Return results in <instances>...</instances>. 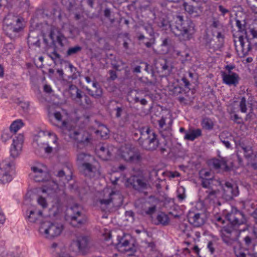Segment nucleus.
<instances>
[{
	"instance_id": "obj_20",
	"label": "nucleus",
	"mask_w": 257,
	"mask_h": 257,
	"mask_svg": "<svg viewBox=\"0 0 257 257\" xmlns=\"http://www.w3.org/2000/svg\"><path fill=\"white\" fill-rule=\"evenodd\" d=\"M223 82L228 85L236 86L239 80L238 75L234 72H222Z\"/></svg>"
},
{
	"instance_id": "obj_61",
	"label": "nucleus",
	"mask_w": 257,
	"mask_h": 257,
	"mask_svg": "<svg viewBox=\"0 0 257 257\" xmlns=\"http://www.w3.org/2000/svg\"><path fill=\"white\" fill-rule=\"evenodd\" d=\"M159 125L161 128H163L166 123L165 118L162 117L159 121Z\"/></svg>"
},
{
	"instance_id": "obj_13",
	"label": "nucleus",
	"mask_w": 257,
	"mask_h": 257,
	"mask_svg": "<svg viewBox=\"0 0 257 257\" xmlns=\"http://www.w3.org/2000/svg\"><path fill=\"white\" fill-rule=\"evenodd\" d=\"M131 241L132 239L130 235L124 234L122 236H118L116 247L118 251L122 252L133 251L134 246Z\"/></svg>"
},
{
	"instance_id": "obj_48",
	"label": "nucleus",
	"mask_w": 257,
	"mask_h": 257,
	"mask_svg": "<svg viewBox=\"0 0 257 257\" xmlns=\"http://www.w3.org/2000/svg\"><path fill=\"white\" fill-rule=\"evenodd\" d=\"M223 30H218L215 32V36H216L218 41L222 43L223 41V36L222 35V32Z\"/></svg>"
},
{
	"instance_id": "obj_24",
	"label": "nucleus",
	"mask_w": 257,
	"mask_h": 257,
	"mask_svg": "<svg viewBox=\"0 0 257 257\" xmlns=\"http://www.w3.org/2000/svg\"><path fill=\"white\" fill-rule=\"evenodd\" d=\"M183 6L185 11L194 17H198L202 13L200 11V7L198 6H193L192 4L187 2H184Z\"/></svg>"
},
{
	"instance_id": "obj_10",
	"label": "nucleus",
	"mask_w": 257,
	"mask_h": 257,
	"mask_svg": "<svg viewBox=\"0 0 257 257\" xmlns=\"http://www.w3.org/2000/svg\"><path fill=\"white\" fill-rule=\"evenodd\" d=\"M13 165V162L9 159L3 160L0 163V183L1 184H7L12 180V176L10 172Z\"/></svg>"
},
{
	"instance_id": "obj_53",
	"label": "nucleus",
	"mask_w": 257,
	"mask_h": 257,
	"mask_svg": "<svg viewBox=\"0 0 257 257\" xmlns=\"http://www.w3.org/2000/svg\"><path fill=\"white\" fill-rule=\"evenodd\" d=\"M144 28L147 31V32L150 34V35H151L152 34H153V29L151 25L148 24L145 25Z\"/></svg>"
},
{
	"instance_id": "obj_4",
	"label": "nucleus",
	"mask_w": 257,
	"mask_h": 257,
	"mask_svg": "<svg viewBox=\"0 0 257 257\" xmlns=\"http://www.w3.org/2000/svg\"><path fill=\"white\" fill-rule=\"evenodd\" d=\"M23 19L17 16H10L4 21L3 29L9 37L15 38L17 34L23 29Z\"/></svg>"
},
{
	"instance_id": "obj_25",
	"label": "nucleus",
	"mask_w": 257,
	"mask_h": 257,
	"mask_svg": "<svg viewBox=\"0 0 257 257\" xmlns=\"http://www.w3.org/2000/svg\"><path fill=\"white\" fill-rule=\"evenodd\" d=\"M201 135L202 132L200 129L189 128L185 132L184 139L193 141L197 138L201 136Z\"/></svg>"
},
{
	"instance_id": "obj_21",
	"label": "nucleus",
	"mask_w": 257,
	"mask_h": 257,
	"mask_svg": "<svg viewBox=\"0 0 257 257\" xmlns=\"http://www.w3.org/2000/svg\"><path fill=\"white\" fill-rule=\"evenodd\" d=\"M53 116L57 121L56 123L53 122V124L60 127L65 134L71 125H70L66 121L62 120V115L59 112H55L54 113Z\"/></svg>"
},
{
	"instance_id": "obj_58",
	"label": "nucleus",
	"mask_w": 257,
	"mask_h": 257,
	"mask_svg": "<svg viewBox=\"0 0 257 257\" xmlns=\"http://www.w3.org/2000/svg\"><path fill=\"white\" fill-rule=\"evenodd\" d=\"M2 139L5 141H6L7 140L11 138V135L10 134L9 132H4L2 136Z\"/></svg>"
},
{
	"instance_id": "obj_8",
	"label": "nucleus",
	"mask_w": 257,
	"mask_h": 257,
	"mask_svg": "<svg viewBox=\"0 0 257 257\" xmlns=\"http://www.w3.org/2000/svg\"><path fill=\"white\" fill-rule=\"evenodd\" d=\"M63 230V226L57 223L45 221L39 228V232L45 237L52 239L59 236Z\"/></svg>"
},
{
	"instance_id": "obj_22",
	"label": "nucleus",
	"mask_w": 257,
	"mask_h": 257,
	"mask_svg": "<svg viewBox=\"0 0 257 257\" xmlns=\"http://www.w3.org/2000/svg\"><path fill=\"white\" fill-rule=\"evenodd\" d=\"M86 90L88 94L95 98H100L102 95V90L96 81H93L92 89L87 87Z\"/></svg>"
},
{
	"instance_id": "obj_56",
	"label": "nucleus",
	"mask_w": 257,
	"mask_h": 257,
	"mask_svg": "<svg viewBox=\"0 0 257 257\" xmlns=\"http://www.w3.org/2000/svg\"><path fill=\"white\" fill-rule=\"evenodd\" d=\"M49 57L52 60H54L56 59H59L60 58V55L58 54L56 51H54L52 53V55H49Z\"/></svg>"
},
{
	"instance_id": "obj_33",
	"label": "nucleus",
	"mask_w": 257,
	"mask_h": 257,
	"mask_svg": "<svg viewBox=\"0 0 257 257\" xmlns=\"http://www.w3.org/2000/svg\"><path fill=\"white\" fill-rule=\"evenodd\" d=\"M42 217V212L40 210H31L30 214L28 216V219L30 222H36L37 220L40 219Z\"/></svg>"
},
{
	"instance_id": "obj_1",
	"label": "nucleus",
	"mask_w": 257,
	"mask_h": 257,
	"mask_svg": "<svg viewBox=\"0 0 257 257\" xmlns=\"http://www.w3.org/2000/svg\"><path fill=\"white\" fill-rule=\"evenodd\" d=\"M226 218L230 222L232 227H224L220 231L221 237L224 243L227 245H234L238 242L236 236V232L234 229L244 231V228H237L240 225L244 224L246 222L244 215L235 208H232L231 211L226 214Z\"/></svg>"
},
{
	"instance_id": "obj_59",
	"label": "nucleus",
	"mask_w": 257,
	"mask_h": 257,
	"mask_svg": "<svg viewBox=\"0 0 257 257\" xmlns=\"http://www.w3.org/2000/svg\"><path fill=\"white\" fill-rule=\"evenodd\" d=\"M53 15L55 17L58 18L59 19H61L62 15H61V12H60V11L59 10V9H54V12L53 13Z\"/></svg>"
},
{
	"instance_id": "obj_31",
	"label": "nucleus",
	"mask_w": 257,
	"mask_h": 257,
	"mask_svg": "<svg viewBox=\"0 0 257 257\" xmlns=\"http://www.w3.org/2000/svg\"><path fill=\"white\" fill-rule=\"evenodd\" d=\"M63 210V205L61 201L58 198H57L55 200L52 207L51 209V211L52 212L54 216H56Z\"/></svg>"
},
{
	"instance_id": "obj_45",
	"label": "nucleus",
	"mask_w": 257,
	"mask_h": 257,
	"mask_svg": "<svg viewBox=\"0 0 257 257\" xmlns=\"http://www.w3.org/2000/svg\"><path fill=\"white\" fill-rule=\"evenodd\" d=\"M189 3L192 4L193 6H198L200 7V11L202 12L203 10V1L202 0H191Z\"/></svg>"
},
{
	"instance_id": "obj_64",
	"label": "nucleus",
	"mask_w": 257,
	"mask_h": 257,
	"mask_svg": "<svg viewBox=\"0 0 257 257\" xmlns=\"http://www.w3.org/2000/svg\"><path fill=\"white\" fill-rule=\"evenodd\" d=\"M111 14L110 10L108 8H106L104 11V15L106 18H109Z\"/></svg>"
},
{
	"instance_id": "obj_41",
	"label": "nucleus",
	"mask_w": 257,
	"mask_h": 257,
	"mask_svg": "<svg viewBox=\"0 0 257 257\" xmlns=\"http://www.w3.org/2000/svg\"><path fill=\"white\" fill-rule=\"evenodd\" d=\"M239 146L243 150L246 157H250L251 156L252 154V151L250 146H246L244 145H240Z\"/></svg>"
},
{
	"instance_id": "obj_15",
	"label": "nucleus",
	"mask_w": 257,
	"mask_h": 257,
	"mask_svg": "<svg viewBox=\"0 0 257 257\" xmlns=\"http://www.w3.org/2000/svg\"><path fill=\"white\" fill-rule=\"evenodd\" d=\"M73 244L77 247L79 253L84 254L88 252L90 248V239L88 236L80 235L77 237Z\"/></svg>"
},
{
	"instance_id": "obj_35",
	"label": "nucleus",
	"mask_w": 257,
	"mask_h": 257,
	"mask_svg": "<svg viewBox=\"0 0 257 257\" xmlns=\"http://www.w3.org/2000/svg\"><path fill=\"white\" fill-rule=\"evenodd\" d=\"M158 224L166 225L169 223V219L167 215L164 212L159 213L156 217Z\"/></svg>"
},
{
	"instance_id": "obj_12",
	"label": "nucleus",
	"mask_w": 257,
	"mask_h": 257,
	"mask_svg": "<svg viewBox=\"0 0 257 257\" xmlns=\"http://www.w3.org/2000/svg\"><path fill=\"white\" fill-rule=\"evenodd\" d=\"M45 140L47 142L43 143V137L39 135L37 139L38 144V145H43L45 152L48 154L51 153L53 149L57 147V137L53 133H48L47 136H45Z\"/></svg>"
},
{
	"instance_id": "obj_38",
	"label": "nucleus",
	"mask_w": 257,
	"mask_h": 257,
	"mask_svg": "<svg viewBox=\"0 0 257 257\" xmlns=\"http://www.w3.org/2000/svg\"><path fill=\"white\" fill-rule=\"evenodd\" d=\"M82 47L78 45L69 48L66 52V55L67 56H70L76 54L80 52L82 50Z\"/></svg>"
},
{
	"instance_id": "obj_11",
	"label": "nucleus",
	"mask_w": 257,
	"mask_h": 257,
	"mask_svg": "<svg viewBox=\"0 0 257 257\" xmlns=\"http://www.w3.org/2000/svg\"><path fill=\"white\" fill-rule=\"evenodd\" d=\"M126 185L139 192H142L150 187L149 183L146 179L136 175H133L128 178L126 181Z\"/></svg>"
},
{
	"instance_id": "obj_26",
	"label": "nucleus",
	"mask_w": 257,
	"mask_h": 257,
	"mask_svg": "<svg viewBox=\"0 0 257 257\" xmlns=\"http://www.w3.org/2000/svg\"><path fill=\"white\" fill-rule=\"evenodd\" d=\"M95 159L93 156L84 153H80L77 154V162L79 168L83 164H86L89 162H92L93 159Z\"/></svg>"
},
{
	"instance_id": "obj_16",
	"label": "nucleus",
	"mask_w": 257,
	"mask_h": 257,
	"mask_svg": "<svg viewBox=\"0 0 257 257\" xmlns=\"http://www.w3.org/2000/svg\"><path fill=\"white\" fill-rule=\"evenodd\" d=\"M33 172L31 174V177L36 182H45L50 179V175L47 169L41 168L39 166H34L31 168Z\"/></svg>"
},
{
	"instance_id": "obj_37",
	"label": "nucleus",
	"mask_w": 257,
	"mask_h": 257,
	"mask_svg": "<svg viewBox=\"0 0 257 257\" xmlns=\"http://www.w3.org/2000/svg\"><path fill=\"white\" fill-rule=\"evenodd\" d=\"M199 177L201 181L205 180H209L213 178L211 172L205 170H202L199 172Z\"/></svg>"
},
{
	"instance_id": "obj_49",
	"label": "nucleus",
	"mask_w": 257,
	"mask_h": 257,
	"mask_svg": "<svg viewBox=\"0 0 257 257\" xmlns=\"http://www.w3.org/2000/svg\"><path fill=\"white\" fill-rule=\"evenodd\" d=\"M159 26L161 27L164 28L165 29H167V27L168 26H170L169 21L167 20L163 19L159 23Z\"/></svg>"
},
{
	"instance_id": "obj_52",
	"label": "nucleus",
	"mask_w": 257,
	"mask_h": 257,
	"mask_svg": "<svg viewBox=\"0 0 257 257\" xmlns=\"http://www.w3.org/2000/svg\"><path fill=\"white\" fill-rule=\"evenodd\" d=\"M232 119L234 122L238 124H240L243 122L242 119L241 117H239L237 114H234L232 116Z\"/></svg>"
},
{
	"instance_id": "obj_29",
	"label": "nucleus",
	"mask_w": 257,
	"mask_h": 257,
	"mask_svg": "<svg viewBox=\"0 0 257 257\" xmlns=\"http://www.w3.org/2000/svg\"><path fill=\"white\" fill-rule=\"evenodd\" d=\"M211 164L212 167L216 170L221 168L224 169L225 171H228L229 169L228 167L226 164V162L224 160L213 159L211 161Z\"/></svg>"
},
{
	"instance_id": "obj_55",
	"label": "nucleus",
	"mask_w": 257,
	"mask_h": 257,
	"mask_svg": "<svg viewBox=\"0 0 257 257\" xmlns=\"http://www.w3.org/2000/svg\"><path fill=\"white\" fill-rule=\"evenodd\" d=\"M71 87H74V88H75V90H76V97L77 98H79V99H81L82 97V91L81 90H80L79 89H78L76 86L75 85H71Z\"/></svg>"
},
{
	"instance_id": "obj_43",
	"label": "nucleus",
	"mask_w": 257,
	"mask_h": 257,
	"mask_svg": "<svg viewBox=\"0 0 257 257\" xmlns=\"http://www.w3.org/2000/svg\"><path fill=\"white\" fill-rule=\"evenodd\" d=\"M37 202L42 208H45L48 206V203L46 199L42 196H39L37 199Z\"/></svg>"
},
{
	"instance_id": "obj_5",
	"label": "nucleus",
	"mask_w": 257,
	"mask_h": 257,
	"mask_svg": "<svg viewBox=\"0 0 257 257\" xmlns=\"http://www.w3.org/2000/svg\"><path fill=\"white\" fill-rule=\"evenodd\" d=\"M202 187L206 189L204 192V199L206 201L214 202L219 192L218 187L221 185V182L215 178L201 181Z\"/></svg>"
},
{
	"instance_id": "obj_51",
	"label": "nucleus",
	"mask_w": 257,
	"mask_h": 257,
	"mask_svg": "<svg viewBox=\"0 0 257 257\" xmlns=\"http://www.w3.org/2000/svg\"><path fill=\"white\" fill-rule=\"evenodd\" d=\"M156 211V206L155 205H153L151 207H150L147 211H146V213L148 215H152L154 214Z\"/></svg>"
},
{
	"instance_id": "obj_44",
	"label": "nucleus",
	"mask_w": 257,
	"mask_h": 257,
	"mask_svg": "<svg viewBox=\"0 0 257 257\" xmlns=\"http://www.w3.org/2000/svg\"><path fill=\"white\" fill-rule=\"evenodd\" d=\"M56 41L61 47H63L64 46V42H66V40L63 35L59 34L57 36Z\"/></svg>"
},
{
	"instance_id": "obj_30",
	"label": "nucleus",
	"mask_w": 257,
	"mask_h": 257,
	"mask_svg": "<svg viewBox=\"0 0 257 257\" xmlns=\"http://www.w3.org/2000/svg\"><path fill=\"white\" fill-rule=\"evenodd\" d=\"M210 25V28L213 33V35L215 36V32L218 30H223V25L219 20L215 17H212Z\"/></svg>"
},
{
	"instance_id": "obj_2",
	"label": "nucleus",
	"mask_w": 257,
	"mask_h": 257,
	"mask_svg": "<svg viewBox=\"0 0 257 257\" xmlns=\"http://www.w3.org/2000/svg\"><path fill=\"white\" fill-rule=\"evenodd\" d=\"M175 24L171 28L174 34L183 40H189L194 33V25L190 20H184L182 16L175 17Z\"/></svg>"
},
{
	"instance_id": "obj_32",
	"label": "nucleus",
	"mask_w": 257,
	"mask_h": 257,
	"mask_svg": "<svg viewBox=\"0 0 257 257\" xmlns=\"http://www.w3.org/2000/svg\"><path fill=\"white\" fill-rule=\"evenodd\" d=\"M107 193L108 194V197L100 200L99 202L101 204L108 205L113 201V200L114 199V196L119 197L120 196L118 193L113 191H109L107 190Z\"/></svg>"
},
{
	"instance_id": "obj_18",
	"label": "nucleus",
	"mask_w": 257,
	"mask_h": 257,
	"mask_svg": "<svg viewBox=\"0 0 257 257\" xmlns=\"http://www.w3.org/2000/svg\"><path fill=\"white\" fill-rule=\"evenodd\" d=\"M24 141V136L22 134H19L13 139L10 153L11 156L13 158L18 157L21 153Z\"/></svg>"
},
{
	"instance_id": "obj_36",
	"label": "nucleus",
	"mask_w": 257,
	"mask_h": 257,
	"mask_svg": "<svg viewBox=\"0 0 257 257\" xmlns=\"http://www.w3.org/2000/svg\"><path fill=\"white\" fill-rule=\"evenodd\" d=\"M201 124L203 128L207 130H212L214 126L213 121L208 117L203 118L201 121Z\"/></svg>"
},
{
	"instance_id": "obj_14",
	"label": "nucleus",
	"mask_w": 257,
	"mask_h": 257,
	"mask_svg": "<svg viewBox=\"0 0 257 257\" xmlns=\"http://www.w3.org/2000/svg\"><path fill=\"white\" fill-rule=\"evenodd\" d=\"M79 168L81 172L85 176L92 178L98 172L99 164L96 159H94L92 162L83 164Z\"/></svg>"
},
{
	"instance_id": "obj_19",
	"label": "nucleus",
	"mask_w": 257,
	"mask_h": 257,
	"mask_svg": "<svg viewBox=\"0 0 257 257\" xmlns=\"http://www.w3.org/2000/svg\"><path fill=\"white\" fill-rule=\"evenodd\" d=\"M223 190V196L227 200H230L238 194L237 187L229 182H226L222 186Z\"/></svg>"
},
{
	"instance_id": "obj_27",
	"label": "nucleus",
	"mask_w": 257,
	"mask_h": 257,
	"mask_svg": "<svg viewBox=\"0 0 257 257\" xmlns=\"http://www.w3.org/2000/svg\"><path fill=\"white\" fill-rule=\"evenodd\" d=\"M156 68L161 72H165V74L169 73L170 71L168 62L166 59H160L156 63Z\"/></svg>"
},
{
	"instance_id": "obj_63",
	"label": "nucleus",
	"mask_w": 257,
	"mask_h": 257,
	"mask_svg": "<svg viewBox=\"0 0 257 257\" xmlns=\"http://www.w3.org/2000/svg\"><path fill=\"white\" fill-rule=\"evenodd\" d=\"M84 99H85V102L86 104L88 106H91L92 104V101H91V99H90V98L88 96L85 95Z\"/></svg>"
},
{
	"instance_id": "obj_6",
	"label": "nucleus",
	"mask_w": 257,
	"mask_h": 257,
	"mask_svg": "<svg viewBox=\"0 0 257 257\" xmlns=\"http://www.w3.org/2000/svg\"><path fill=\"white\" fill-rule=\"evenodd\" d=\"M118 155L125 162L132 164H138L142 160L140 151L131 145L122 146L119 150Z\"/></svg>"
},
{
	"instance_id": "obj_40",
	"label": "nucleus",
	"mask_w": 257,
	"mask_h": 257,
	"mask_svg": "<svg viewBox=\"0 0 257 257\" xmlns=\"http://www.w3.org/2000/svg\"><path fill=\"white\" fill-rule=\"evenodd\" d=\"M62 4L69 11H72L75 5V0H61Z\"/></svg>"
},
{
	"instance_id": "obj_9",
	"label": "nucleus",
	"mask_w": 257,
	"mask_h": 257,
	"mask_svg": "<svg viewBox=\"0 0 257 257\" xmlns=\"http://www.w3.org/2000/svg\"><path fill=\"white\" fill-rule=\"evenodd\" d=\"M68 213L70 215V223L74 227H79L87 221V217L83 208L77 204L70 207Z\"/></svg>"
},
{
	"instance_id": "obj_60",
	"label": "nucleus",
	"mask_w": 257,
	"mask_h": 257,
	"mask_svg": "<svg viewBox=\"0 0 257 257\" xmlns=\"http://www.w3.org/2000/svg\"><path fill=\"white\" fill-rule=\"evenodd\" d=\"M218 9L219 11L221 13L222 15L224 16L226 13L229 12V11L226 9H225L222 6L220 5L218 7Z\"/></svg>"
},
{
	"instance_id": "obj_47",
	"label": "nucleus",
	"mask_w": 257,
	"mask_h": 257,
	"mask_svg": "<svg viewBox=\"0 0 257 257\" xmlns=\"http://www.w3.org/2000/svg\"><path fill=\"white\" fill-rule=\"evenodd\" d=\"M182 93H185V91L180 87H175L173 89V94L175 96H178Z\"/></svg>"
},
{
	"instance_id": "obj_46",
	"label": "nucleus",
	"mask_w": 257,
	"mask_h": 257,
	"mask_svg": "<svg viewBox=\"0 0 257 257\" xmlns=\"http://www.w3.org/2000/svg\"><path fill=\"white\" fill-rule=\"evenodd\" d=\"M171 128L170 127H168L167 129L162 130L161 132V135L164 138L169 137L171 136Z\"/></svg>"
},
{
	"instance_id": "obj_39",
	"label": "nucleus",
	"mask_w": 257,
	"mask_h": 257,
	"mask_svg": "<svg viewBox=\"0 0 257 257\" xmlns=\"http://www.w3.org/2000/svg\"><path fill=\"white\" fill-rule=\"evenodd\" d=\"M248 103L247 102L246 98L244 97H242L239 101V107L240 111L242 113H246L247 112V104Z\"/></svg>"
},
{
	"instance_id": "obj_17",
	"label": "nucleus",
	"mask_w": 257,
	"mask_h": 257,
	"mask_svg": "<svg viewBox=\"0 0 257 257\" xmlns=\"http://www.w3.org/2000/svg\"><path fill=\"white\" fill-rule=\"evenodd\" d=\"M187 217L189 222L196 227L202 226L205 221V216L203 213L189 211Z\"/></svg>"
},
{
	"instance_id": "obj_54",
	"label": "nucleus",
	"mask_w": 257,
	"mask_h": 257,
	"mask_svg": "<svg viewBox=\"0 0 257 257\" xmlns=\"http://www.w3.org/2000/svg\"><path fill=\"white\" fill-rule=\"evenodd\" d=\"M171 40L169 38H166L162 41V46L169 47L171 45Z\"/></svg>"
},
{
	"instance_id": "obj_42",
	"label": "nucleus",
	"mask_w": 257,
	"mask_h": 257,
	"mask_svg": "<svg viewBox=\"0 0 257 257\" xmlns=\"http://www.w3.org/2000/svg\"><path fill=\"white\" fill-rule=\"evenodd\" d=\"M239 42L242 48V52L247 53L250 49L249 44H248L247 45V47L245 48L244 43L243 42V38L242 37H239Z\"/></svg>"
},
{
	"instance_id": "obj_62",
	"label": "nucleus",
	"mask_w": 257,
	"mask_h": 257,
	"mask_svg": "<svg viewBox=\"0 0 257 257\" xmlns=\"http://www.w3.org/2000/svg\"><path fill=\"white\" fill-rule=\"evenodd\" d=\"M249 32L252 36V38H257V31L253 28L249 30Z\"/></svg>"
},
{
	"instance_id": "obj_50",
	"label": "nucleus",
	"mask_w": 257,
	"mask_h": 257,
	"mask_svg": "<svg viewBox=\"0 0 257 257\" xmlns=\"http://www.w3.org/2000/svg\"><path fill=\"white\" fill-rule=\"evenodd\" d=\"M114 110L116 111L115 117L116 118H119L123 112V108L121 107H116Z\"/></svg>"
},
{
	"instance_id": "obj_7",
	"label": "nucleus",
	"mask_w": 257,
	"mask_h": 257,
	"mask_svg": "<svg viewBox=\"0 0 257 257\" xmlns=\"http://www.w3.org/2000/svg\"><path fill=\"white\" fill-rule=\"evenodd\" d=\"M77 143V147L82 149L90 143V135L83 130H76L71 126L65 133Z\"/></svg>"
},
{
	"instance_id": "obj_3",
	"label": "nucleus",
	"mask_w": 257,
	"mask_h": 257,
	"mask_svg": "<svg viewBox=\"0 0 257 257\" xmlns=\"http://www.w3.org/2000/svg\"><path fill=\"white\" fill-rule=\"evenodd\" d=\"M140 133L141 136L139 139L140 145L146 150H156L159 145L157 135L149 127L142 128Z\"/></svg>"
},
{
	"instance_id": "obj_34",
	"label": "nucleus",
	"mask_w": 257,
	"mask_h": 257,
	"mask_svg": "<svg viewBox=\"0 0 257 257\" xmlns=\"http://www.w3.org/2000/svg\"><path fill=\"white\" fill-rule=\"evenodd\" d=\"M24 125V123L21 119H17L13 122L10 127L11 133L16 134Z\"/></svg>"
},
{
	"instance_id": "obj_23",
	"label": "nucleus",
	"mask_w": 257,
	"mask_h": 257,
	"mask_svg": "<svg viewBox=\"0 0 257 257\" xmlns=\"http://www.w3.org/2000/svg\"><path fill=\"white\" fill-rule=\"evenodd\" d=\"M234 253L236 257H253L248 250L241 246L240 243L238 241L233 245Z\"/></svg>"
},
{
	"instance_id": "obj_28",
	"label": "nucleus",
	"mask_w": 257,
	"mask_h": 257,
	"mask_svg": "<svg viewBox=\"0 0 257 257\" xmlns=\"http://www.w3.org/2000/svg\"><path fill=\"white\" fill-rule=\"evenodd\" d=\"M28 43L30 47L34 46L40 47V42L38 38V35L35 32H31L28 38Z\"/></svg>"
},
{
	"instance_id": "obj_57",
	"label": "nucleus",
	"mask_w": 257,
	"mask_h": 257,
	"mask_svg": "<svg viewBox=\"0 0 257 257\" xmlns=\"http://www.w3.org/2000/svg\"><path fill=\"white\" fill-rule=\"evenodd\" d=\"M109 74L110 75L109 78L112 80H114L117 77L116 72L112 70H110L109 71Z\"/></svg>"
}]
</instances>
